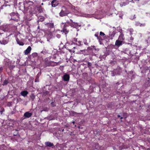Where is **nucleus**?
I'll list each match as a JSON object with an SVG mask.
<instances>
[{
  "mask_svg": "<svg viewBox=\"0 0 150 150\" xmlns=\"http://www.w3.org/2000/svg\"><path fill=\"white\" fill-rule=\"evenodd\" d=\"M32 56H33V57H36L38 55V54L37 53L35 52L33 53L32 54Z\"/></svg>",
  "mask_w": 150,
  "mask_h": 150,
  "instance_id": "24",
  "label": "nucleus"
},
{
  "mask_svg": "<svg viewBox=\"0 0 150 150\" xmlns=\"http://www.w3.org/2000/svg\"><path fill=\"white\" fill-rule=\"evenodd\" d=\"M48 26L50 28H53L54 26L53 23H51L48 24Z\"/></svg>",
  "mask_w": 150,
  "mask_h": 150,
  "instance_id": "16",
  "label": "nucleus"
},
{
  "mask_svg": "<svg viewBox=\"0 0 150 150\" xmlns=\"http://www.w3.org/2000/svg\"><path fill=\"white\" fill-rule=\"evenodd\" d=\"M147 150H150V149H149V148L148 149H147Z\"/></svg>",
  "mask_w": 150,
  "mask_h": 150,
  "instance_id": "42",
  "label": "nucleus"
},
{
  "mask_svg": "<svg viewBox=\"0 0 150 150\" xmlns=\"http://www.w3.org/2000/svg\"><path fill=\"white\" fill-rule=\"evenodd\" d=\"M41 53H42L43 54H45L47 53V51L45 50H43L41 52Z\"/></svg>",
  "mask_w": 150,
  "mask_h": 150,
  "instance_id": "22",
  "label": "nucleus"
},
{
  "mask_svg": "<svg viewBox=\"0 0 150 150\" xmlns=\"http://www.w3.org/2000/svg\"><path fill=\"white\" fill-rule=\"evenodd\" d=\"M16 41L17 42V43L18 44H19L20 45H23L24 44L22 42L20 41H19V40L18 39H16Z\"/></svg>",
  "mask_w": 150,
  "mask_h": 150,
  "instance_id": "15",
  "label": "nucleus"
},
{
  "mask_svg": "<svg viewBox=\"0 0 150 150\" xmlns=\"http://www.w3.org/2000/svg\"><path fill=\"white\" fill-rule=\"evenodd\" d=\"M51 104L52 106H54V103H53V102L52 103H51Z\"/></svg>",
  "mask_w": 150,
  "mask_h": 150,
  "instance_id": "34",
  "label": "nucleus"
},
{
  "mask_svg": "<svg viewBox=\"0 0 150 150\" xmlns=\"http://www.w3.org/2000/svg\"><path fill=\"white\" fill-rule=\"evenodd\" d=\"M114 75H114L113 74H112V76H114Z\"/></svg>",
  "mask_w": 150,
  "mask_h": 150,
  "instance_id": "37",
  "label": "nucleus"
},
{
  "mask_svg": "<svg viewBox=\"0 0 150 150\" xmlns=\"http://www.w3.org/2000/svg\"><path fill=\"white\" fill-rule=\"evenodd\" d=\"M131 1V2H133L134 1H133V0H132V1Z\"/></svg>",
  "mask_w": 150,
  "mask_h": 150,
  "instance_id": "39",
  "label": "nucleus"
},
{
  "mask_svg": "<svg viewBox=\"0 0 150 150\" xmlns=\"http://www.w3.org/2000/svg\"><path fill=\"white\" fill-rule=\"evenodd\" d=\"M97 39L98 40L99 42H100V44H101V41H102L103 39L101 38L100 36L98 37L97 38Z\"/></svg>",
  "mask_w": 150,
  "mask_h": 150,
  "instance_id": "18",
  "label": "nucleus"
},
{
  "mask_svg": "<svg viewBox=\"0 0 150 150\" xmlns=\"http://www.w3.org/2000/svg\"><path fill=\"white\" fill-rule=\"evenodd\" d=\"M100 35L101 36H105V34L104 33H103L102 32H100Z\"/></svg>",
  "mask_w": 150,
  "mask_h": 150,
  "instance_id": "26",
  "label": "nucleus"
},
{
  "mask_svg": "<svg viewBox=\"0 0 150 150\" xmlns=\"http://www.w3.org/2000/svg\"><path fill=\"white\" fill-rule=\"evenodd\" d=\"M45 144L46 146L49 147H51L53 146V144L50 142H45Z\"/></svg>",
  "mask_w": 150,
  "mask_h": 150,
  "instance_id": "14",
  "label": "nucleus"
},
{
  "mask_svg": "<svg viewBox=\"0 0 150 150\" xmlns=\"http://www.w3.org/2000/svg\"><path fill=\"white\" fill-rule=\"evenodd\" d=\"M71 22L68 21L67 22V23L68 25H70L71 27L76 28V29L78 28V27H80V25H78L77 23L72 22L71 20Z\"/></svg>",
  "mask_w": 150,
  "mask_h": 150,
  "instance_id": "2",
  "label": "nucleus"
},
{
  "mask_svg": "<svg viewBox=\"0 0 150 150\" xmlns=\"http://www.w3.org/2000/svg\"><path fill=\"white\" fill-rule=\"evenodd\" d=\"M63 78L64 81H69V76L68 74H65L63 76Z\"/></svg>",
  "mask_w": 150,
  "mask_h": 150,
  "instance_id": "6",
  "label": "nucleus"
},
{
  "mask_svg": "<svg viewBox=\"0 0 150 150\" xmlns=\"http://www.w3.org/2000/svg\"><path fill=\"white\" fill-rule=\"evenodd\" d=\"M115 34L114 33H113L112 34H111L110 35V37H111V38L112 39V37H113L114 36Z\"/></svg>",
  "mask_w": 150,
  "mask_h": 150,
  "instance_id": "29",
  "label": "nucleus"
},
{
  "mask_svg": "<svg viewBox=\"0 0 150 150\" xmlns=\"http://www.w3.org/2000/svg\"><path fill=\"white\" fill-rule=\"evenodd\" d=\"M123 42V41H121L120 40H119L118 39L117 40L115 43V45L118 46H119L120 45H121L122 44V43Z\"/></svg>",
  "mask_w": 150,
  "mask_h": 150,
  "instance_id": "8",
  "label": "nucleus"
},
{
  "mask_svg": "<svg viewBox=\"0 0 150 150\" xmlns=\"http://www.w3.org/2000/svg\"><path fill=\"white\" fill-rule=\"evenodd\" d=\"M32 115V113L29 112H26L24 113V116L25 118H28L30 117Z\"/></svg>",
  "mask_w": 150,
  "mask_h": 150,
  "instance_id": "5",
  "label": "nucleus"
},
{
  "mask_svg": "<svg viewBox=\"0 0 150 150\" xmlns=\"http://www.w3.org/2000/svg\"><path fill=\"white\" fill-rule=\"evenodd\" d=\"M118 28L117 30H118V32L120 33V34L123 33L122 30L121 29H120V28Z\"/></svg>",
  "mask_w": 150,
  "mask_h": 150,
  "instance_id": "21",
  "label": "nucleus"
},
{
  "mask_svg": "<svg viewBox=\"0 0 150 150\" xmlns=\"http://www.w3.org/2000/svg\"><path fill=\"white\" fill-rule=\"evenodd\" d=\"M56 37L58 38H60L61 35L59 34H58L57 35Z\"/></svg>",
  "mask_w": 150,
  "mask_h": 150,
  "instance_id": "30",
  "label": "nucleus"
},
{
  "mask_svg": "<svg viewBox=\"0 0 150 150\" xmlns=\"http://www.w3.org/2000/svg\"><path fill=\"white\" fill-rule=\"evenodd\" d=\"M59 16H60L63 17L67 15V13L64 12V11L62 10L59 13Z\"/></svg>",
  "mask_w": 150,
  "mask_h": 150,
  "instance_id": "12",
  "label": "nucleus"
},
{
  "mask_svg": "<svg viewBox=\"0 0 150 150\" xmlns=\"http://www.w3.org/2000/svg\"><path fill=\"white\" fill-rule=\"evenodd\" d=\"M35 82H38V81H37V80L36 79L35 80Z\"/></svg>",
  "mask_w": 150,
  "mask_h": 150,
  "instance_id": "36",
  "label": "nucleus"
},
{
  "mask_svg": "<svg viewBox=\"0 0 150 150\" xmlns=\"http://www.w3.org/2000/svg\"><path fill=\"white\" fill-rule=\"evenodd\" d=\"M83 42H84V44L85 45H88V43L87 42H86V40H83Z\"/></svg>",
  "mask_w": 150,
  "mask_h": 150,
  "instance_id": "28",
  "label": "nucleus"
},
{
  "mask_svg": "<svg viewBox=\"0 0 150 150\" xmlns=\"http://www.w3.org/2000/svg\"><path fill=\"white\" fill-rule=\"evenodd\" d=\"M135 25L137 26L143 27L145 26V24L141 23L138 22H136L135 23Z\"/></svg>",
  "mask_w": 150,
  "mask_h": 150,
  "instance_id": "10",
  "label": "nucleus"
},
{
  "mask_svg": "<svg viewBox=\"0 0 150 150\" xmlns=\"http://www.w3.org/2000/svg\"><path fill=\"white\" fill-rule=\"evenodd\" d=\"M58 4V3L57 0H53L51 2L52 6L53 7H55Z\"/></svg>",
  "mask_w": 150,
  "mask_h": 150,
  "instance_id": "3",
  "label": "nucleus"
},
{
  "mask_svg": "<svg viewBox=\"0 0 150 150\" xmlns=\"http://www.w3.org/2000/svg\"><path fill=\"white\" fill-rule=\"evenodd\" d=\"M38 10L40 12H42L43 11V9L41 6H39L38 8Z\"/></svg>",
  "mask_w": 150,
  "mask_h": 150,
  "instance_id": "17",
  "label": "nucleus"
},
{
  "mask_svg": "<svg viewBox=\"0 0 150 150\" xmlns=\"http://www.w3.org/2000/svg\"><path fill=\"white\" fill-rule=\"evenodd\" d=\"M74 123H75L74 122V121L73 122V124H74Z\"/></svg>",
  "mask_w": 150,
  "mask_h": 150,
  "instance_id": "41",
  "label": "nucleus"
},
{
  "mask_svg": "<svg viewBox=\"0 0 150 150\" xmlns=\"http://www.w3.org/2000/svg\"><path fill=\"white\" fill-rule=\"evenodd\" d=\"M68 25L67 23V22L66 24L64 25V27L62 30V31L65 33V34H66L68 33L69 31L67 30V29L66 28V27Z\"/></svg>",
  "mask_w": 150,
  "mask_h": 150,
  "instance_id": "7",
  "label": "nucleus"
},
{
  "mask_svg": "<svg viewBox=\"0 0 150 150\" xmlns=\"http://www.w3.org/2000/svg\"><path fill=\"white\" fill-rule=\"evenodd\" d=\"M122 118H123V117H121V118H120V119H122Z\"/></svg>",
  "mask_w": 150,
  "mask_h": 150,
  "instance_id": "44",
  "label": "nucleus"
},
{
  "mask_svg": "<svg viewBox=\"0 0 150 150\" xmlns=\"http://www.w3.org/2000/svg\"><path fill=\"white\" fill-rule=\"evenodd\" d=\"M31 50V47L29 46L24 51V54L25 55L28 54Z\"/></svg>",
  "mask_w": 150,
  "mask_h": 150,
  "instance_id": "4",
  "label": "nucleus"
},
{
  "mask_svg": "<svg viewBox=\"0 0 150 150\" xmlns=\"http://www.w3.org/2000/svg\"><path fill=\"white\" fill-rule=\"evenodd\" d=\"M28 93V92L25 91H22L21 93V95L24 97L26 96Z\"/></svg>",
  "mask_w": 150,
  "mask_h": 150,
  "instance_id": "13",
  "label": "nucleus"
},
{
  "mask_svg": "<svg viewBox=\"0 0 150 150\" xmlns=\"http://www.w3.org/2000/svg\"><path fill=\"white\" fill-rule=\"evenodd\" d=\"M4 111V110L3 109V110H2V112Z\"/></svg>",
  "mask_w": 150,
  "mask_h": 150,
  "instance_id": "40",
  "label": "nucleus"
},
{
  "mask_svg": "<svg viewBox=\"0 0 150 150\" xmlns=\"http://www.w3.org/2000/svg\"><path fill=\"white\" fill-rule=\"evenodd\" d=\"M3 68L2 67H1L0 68V73L1 72V71L2 70H3Z\"/></svg>",
  "mask_w": 150,
  "mask_h": 150,
  "instance_id": "32",
  "label": "nucleus"
},
{
  "mask_svg": "<svg viewBox=\"0 0 150 150\" xmlns=\"http://www.w3.org/2000/svg\"><path fill=\"white\" fill-rule=\"evenodd\" d=\"M48 110V108L47 107L44 108L43 110H41V112H42L43 111H47Z\"/></svg>",
  "mask_w": 150,
  "mask_h": 150,
  "instance_id": "20",
  "label": "nucleus"
},
{
  "mask_svg": "<svg viewBox=\"0 0 150 150\" xmlns=\"http://www.w3.org/2000/svg\"><path fill=\"white\" fill-rule=\"evenodd\" d=\"M74 40H75V41H77V39H75Z\"/></svg>",
  "mask_w": 150,
  "mask_h": 150,
  "instance_id": "35",
  "label": "nucleus"
},
{
  "mask_svg": "<svg viewBox=\"0 0 150 150\" xmlns=\"http://www.w3.org/2000/svg\"><path fill=\"white\" fill-rule=\"evenodd\" d=\"M43 3H42L41 4V5H43Z\"/></svg>",
  "mask_w": 150,
  "mask_h": 150,
  "instance_id": "43",
  "label": "nucleus"
},
{
  "mask_svg": "<svg viewBox=\"0 0 150 150\" xmlns=\"http://www.w3.org/2000/svg\"><path fill=\"white\" fill-rule=\"evenodd\" d=\"M74 12L75 15L78 16L85 17H91L92 16L91 15L81 13L79 10H77L75 9Z\"/></svg>",
  "mask_w": 150,
  "mask_h": 150,
  "instance_id": "1",
  "label": "nucleus"
},
{
  "mask_svg": "<svg viewBox=\"0 0 150 150\" xmlns=\"http://www.w3.org/2000/svg\"><path fill=\"white\" fill-rule=\"evenodd\" d=\"M98 33H97L95 34V36L97 38H98Z\"/></svg>",
  "mask_w": 150,
  "mask_h": 150,
  "instance_id": "31",
  "label": "nucleus"
},
{
  "mask_svg": "<svg viewBox=\"0 0 150 150\" xmlns=\"http://www.w3.org/2000/svg\"><path fill=\"white\" fill-rule=\"evenodd\" d=\"M128 30L130 33V34H131L132 33L133 31V29L131 28L128 29Z\"/></svg>",
  "mask_w": 150,
  "mask_h": 150,
  "instance_id": "25",
  "label": "nucleus"
},
{
  "mask_svg": "<svg viewBox=\"0 0 150 150\" xmlns=\"http://www.w3.org/2000/svg\"><path fill=\"white\" fill-rule=\"evenodd\" d=\"M105 57H105H102V56H100V58H104Z\"/></svg>",
  "mask_w": 150,
  "mask_h": 150,
  "instance_id": "33",
  "label": "nucleus"
},
{
  "mask_svg": "<svg viewBox=\"0 0 150 150\" xmlns=\"http://www.w3.org/2000/svg\"><path fill=\"white\" fill-rule=\"evenodd\" d=\"M126 4H126L125 3H122V4H120V6L121 7H122V6H123L126 5Z\"/></svg>",
  "mask_w": 150,
  "mask_h": 150,
  "instance_id": "27",
  "label": "nucleus"
},
{
  "mask_svg": "<svg viewBox=\"0 0 150 150\" xmlns=\"http://www.w3.org/2000/svg\"><path fill=\"white\" fill-rule=\"evenodd\" d=\"M8 83L9 82L8 80H5L4 81L3 85H7Z\"/></svg>",
  "mask_w": 150,
  "mask_h": 150,
  "instance_id": "19",
  "label": "nucleus"
},
{
  "mask_svg": "<svg viewBox=\"0 0 150 150\" xmlns=\"http://www.w3.org/2000/svg\"><path fill=\"white\" fill-rule=\"evenodd\" d=\"M8 42V40L3 39L2 40H0V43L1 44L5 45Z\"/></svg>",
  "mask_w": 150,
  "mask_h": 150,
  "instance_id": "9",
  "label": "nucleus"
},
{
  "mask_svg": "<svg viewBox=\"0 0 150 150\" xmlns=\"http://www.w3.org/2000/svg\"><path fill=\"white\" fill-rule=\"evenodd\" d=\"M118 39L119 40H120L122 41H123L124 40L125 38L123 33L120 34Z\"/></svg>",
  "mask_w": 150,
  "mask_h": 150,
  "instance_id": "11",
  "label": "nucleus"
},
{
  "mask_svg": "<svg viewBox=\"0 0 150 150\" xmlns=\"http://www.w3.org/2000/svg\"><path fill=\"white\" fill-rule=\"evenodd\" d=\"M82 42L80 41H78L77 43V45L79 46H81L82 45V44H81Z\"/></svg>",
  "mask_w": 150,
  "mask_h": 150,
  "instance_id": "23",
  "label": "nucleus"
},
{
  "mask_svg": "<svg viewBox=\"0 0 150 150\" xmlns=\"http://www.w3.org/2000/svg\"><path fill=\"white\" fill-rule=\"evenodd\" d=\"M117 116H118V117H120V115H117Z\"/></svg>",
  "mask_w": 150,
  "mask_h": 150,
  "instance_id": "38",
  "label": "nucleus"
}]
</instances>
